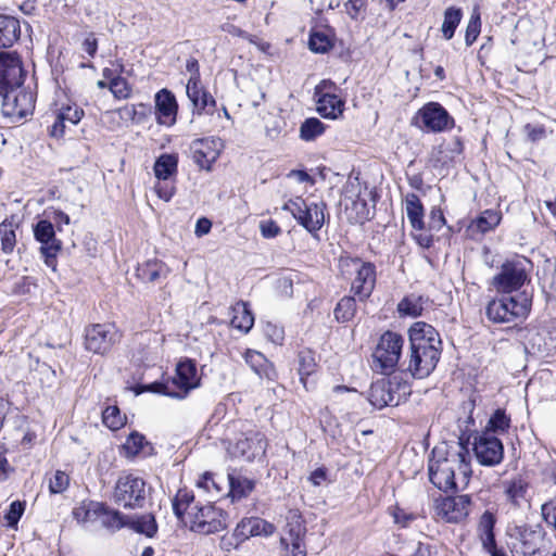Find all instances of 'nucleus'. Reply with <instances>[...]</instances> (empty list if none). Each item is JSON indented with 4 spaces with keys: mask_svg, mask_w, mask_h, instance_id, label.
Returning a JSON list of instances; mask_svg holds the SVG:
<instances>
[{
    "mask_svg": "<svg viewBox=\"0 0 556 556\" xmlns=\"http://www.w3.org/2000/svg\"><path fill=\"white\" fill-rule=\"evenodd\" d=\"M223 149V140L217 137L195 140L192 144L193 160L201 168L210 170Z\"/></svg>",
    "mask_w": 556,
    "mask_h": 556,
    "instance_id": "5701e85b",
    "label": "nucleus"
},
{
    "mask_svg": "<svg viewBox=\"0 0 556 556\" xmlns=\"http://www.w3.org/2000/svg\"><path fill=\"white\" fill-rule=\"evenodd\" d=\"M404 340L399 333L384 332L372 353V368L382 374L390 375L399 364Z\"/></svg>",
    "mask_w": 556,
    "mask_h": 556,
    "instance_id": "423d86ee",
    "label": "nucleus"
},
{
    "mask_svg": "<svg viewBox=\"0 0 556 556\" xmlns=\"http://www.w3.org/2000/svg\"><path fill=\"white\" fill-rule=\"evenodd\" d=\"M25 509V504L20 501H14L11 503L9 510L7 511L4 518L7 520V525L10 528L15 529L18 520L21 519Z\"/></svg>",
    "mask_w": 556,
    "mask_h": 556,
    "instance_id": "6e6d98bb",
    "label": "nucleus"
},
{
    "mask_svg": "<svg viewBox=\"0 0 556 556\" xmlns=\"http://www.w3.org/2000/svg\"><path fill=\"white\" fill-rule=\"evenodd\" d=\"M504 494L507 503L520 508L528 503L529 483L521 477H515L503 482Z\"/></svg>",
    "mask_w": 556,
    "mask_h": 556,
    "instance_id": "bb28decb",
    "label": "nucleus"
},
{
    "mask_svg": "<svg viewBox=\"0 0 556 556\" xmlns=\"http://www.w3.org/2000/svg\"><path fill=\"white\" fill-rule=\"evenodd\" d=\"M113 500L123 508H140L146 501V482L131 473L122 475L114 486Z\"/></svg>",
    "mask_w": 556,
    "mask_h": 556,
    "instance_id": "9d476101",
    "label": "nucleus"
},
{
    "mask_svg": "<svg viewBox=\"0 0 556 556\" xmlns=\"http://www.w3.org/2000/svg\"><path fill=\"white\" fill-rule=\"evenodd\" d=\"M105 527L110 529H121L126 525L125 517L117 510H111L105 514V519L103 520Z\"/></svg>",
    "mask_w": 556,
    "mask_h": 556,
    "instance_id": "052dcab7",
    "label": "nucleus"
},
{
    "mask_svg": "<svg viewBox=\"0 0 556 556\" xmlns=\"http://www.w3.org/2000/svg\"><path fill=\"white\" fill-rule=\"evenodd\" d=\"M228 481L230 486L229 495L232 500H240L248 496L255 485L253 480L235 473L228 475Z\"/></svg>",
    "mask_w": 556,
    "mask_h": 556,
    "instance_id": "4c0bfd02",
    "label": "nucleus"
},
{
    "mask_svg": "<svg viewBox=\"0 0 556 556\" xmlns=\"http://www.w3.org/2000/svg\"><path fill=\"white\" fill-rule=\"evenodd\" d=\"M186 92L192 103L193 114L201 115L207 108L216 105L215 99L203 87L201 80H197V76H190L186 86Z\"/></svg>",
    "mask_w": 556,
    "mask_h": 556,
    "instance_id": "393cba45",
    "label": "nucleus"
},
{
    "mask_svg": "<svg viewBox=\"0 0 556 556\" xmlns=\"http://www.w3.org/2000/svg\"><path fill=\"white\" fill-rule=\"evenodd\" d=\"M194 496L192 492L180 489L173 500V509L179 520L187 525L188 513H192L191 504L193 503Z\"/></svg>",
    "mask_w": 556,
    "mask_h": 556,
    "instance_id": "e433bc0d",
    "label": "nucleus"
},
{
    "mask_svg": "<svg viewBox=\"0 0 556 556\" xmlns=\"http://www.w3.org/2000/svg\"><path fill=\"white\" fill-rule=\"evenodd\" d=\"M276 527L265 519L258 517L243 518L236 527L232 538L243 542L251 536H269L274 534Z\"/></svg>",
    "mask_w": 556,
    "mask_h": 556,
    "instance_id": "b1692460",
    "label": "nucleus"
},
{
    "mask_svg": "<svg viewBox=\"0 0 556 556\" xmlns=\"http://www.w3.org/2000/svg\"><path fill=\"white\" fill-rule=\"evenodd\" d=\"M199 488L204 489L206 492L212 493L215 491L218 494L222 491V488L214 479L213 475L210 472H205L202 475L201 479L197 482Z\"/></svg>",
    "mask_w": 556,
    "mask_h": 556,
    "instance_id": "e2e57ef3",
    "label": "nucleus"
},
{
    "mask_svg": "<svg viewBox=\"0 0 556 556\" xmlns=\"http://www.w3.org/2000/svg\"><path fill=\"white\" fill-rule=\"evenodd\" d=\"M342 276L352 279V291L361 300L367 299L376 285V268L371 263L349 256L339 260Z\"/></svg>",
    "mask_w": 556,
    "mask_h": 556,
    "instance_id": "39448f33",
    "label": "nucleus"
},
{
    "mask_svg": "<svg viewBox=\"0 0 556 556\" xmlns=\"http://www.w3.org/2000/svg\"><path fill=\"white\" fill-rule=\"evenodd\" d=\"M70 485V477L64 471L56 470L49 479V491L52 494L64 492Z\"/></svg>",
    "mask_w": 556,
    "mask_h": 556,
    "instance_id": "5fc2aeb1",
    "label": "nucleus"
},
{
    "mask_svg": "<svg viewBox=\"0 0 556 556\" xmlns=\"http://www.w3.org/2000/svg\"><path fill=\"white\" fill-rule=\"evenodd\" d=\"M470 505L469 495L444 497L437 501L435 513L438 517L447 522H459L469 515Z\"/></svg>",
    "mask_w": 556,
    "mask_h": 556,
    "instance_id": "412c9836",
    "label": "nucleus"
},
{
    "mask_svg": "<svg viewBox=\"0 0 556 556\" xmlns=\"http://www.w3.org/2000/svg\"><path fill=\"white\" fill-rule=\"evenodd\" d=\"M349 214V219L355 224H363L370 218L371 210L367 204L366 199L357 197L352 201L351 205L345 206Z\"/></svg>",
    "mask_w": 556,
    "mask_h": 556,
    "instance_id": "ea45409f",
    "label": "nucleus"
},
{
    "mask_svg": "<svg viewBox=\"0 0 556 556\" xmlns=\"http://www.w3.org/2000/svg\"><path fill=\"white\" fill-rule=\"evenodd\" d=\"M123 70L124 66L118 64V74H121ZM109 89L117 100L128 99L132 92L131 86L121 75H117L115 78H112L111 81H109Z\"/></svg>",
    "mask_w": 556,
    "mask_h": 556,
    "instance_id": "a18cd8bd",
    "label": "nucleus"
},
{
    "mask_svg": "<svg viewBox=\"0 0 556 556\" xmlns=\"http://www.w3.org/2000/svg\"><path fill=\"white\" fill-rule=\"evenodd\" d=\"M104 507L98 502H81L78 506L73 509V517L79 523H86L94 520L102 511Z\"/></svg>",
    "mask_w": 556,
    "mask_h": 556,
    "instance_id": "58836bf2",
    "label": "nucleus"
},
{
    "mask_svg": "<svg viewBox=\"0 0 556 556\" xmlns=\"http://www.w3.org/2000/svg\"><path fill=\"white\" fill-rule=\"evenodd\" d=\"M169 273V267L156 258L148 260L137 267V276L144 282H161Z\"/></svg>",
    "mask_w": 556,
    "mask_h": 556,
    "instance_id": "cd10ccee",
    "label": "nucleus"
},
{
    "mask_svg": "<svg viewBox=\"0 0 556 556\" xmlns=\"http://www.w3.org/2000/svg\"><path fill=\"white\" fill-rule=\"evenodd\" d=\"M34 236L42 245L40 253L45 264L52 270L56 269V254L62 248L60 240L55 238V231L50 220H39L34 227Z\"/></svg>",
    "mask_w": 556,
    "mask_h": 556,
    "instance_id": "a211bd4d",
    "label": "nucleus"
},
{
    "mask_svg": "<svg viewBox=\"0 0 556 556\" xmlns=\"http://www.w3.org/2000/svg\"><path fill=\"white\" fill-rule=\"evenodd\" d=\"M510 427V418L505 414L504 410L497 409L490 417L485 429L482 432H491L498 437L506 433Z\"/></svg>",
    "mask_w": 556,
    "mask_h": 556,
    "instance_id": "37998d69",
    "label": "nucleus"
},
{
    "mask_svg": "<svg viewBox=\"0 0 556 556\" xmlns=\"http://www.w3.org/2000/svg\"><path fill=\"white\" fill-rule=\"evenodd\" d=\"M316 359L311 351H301L299 353V374L301 381L305 384V378L314 372Z\"/></svg>",
    "mask_w": 556,
    "mask_h": 556,
    "instance_id": "8fccbe9b",
    "label": "nucleus"
},
{
    "mask_svg": "<svg viewBox=\"0 0 556 556\" xmlns=\"http://www.w3.org/2000/svg\"><path fill=\"white\" fill-rule=\"evenodd\" d=\"M155 121L159 125L172 127L177 122L178 103L168 89L159 90L154 96Z\"/></svg>",
    "mask_w": 556,
    "mask_h": 556,
    "instance_id": "4be33fe9",
    "label": "nucleus"
},
{
    "mask_svg": "<svg viewBox=\"0 0 556 556\" xmlns=\"http://www.w3.org/2000/svg\"><path fill=\"white\" fill-rule=\"evenodd\" d=\"M463 17L460 9L450 7L444 11V18L441 26V31L444 39L450 40L453 38L457 26L459 25Z\"/></svg>",
    "mask_w": 556,
    "mask_h": 556,
    "instance_id": "a19ab883",
    "label": "nucleus"
},
{
    "mask_svg": "<svg viewBox=\"0 0 556 556\" xmlns=\"http://www.w3.org/2000/svg\"><path fill=\"white\" fill-rule=\"evenodd\" d=\"M0 243H1V250L5 254H11L15 248L16 244V236L13 228V224L3 220L0 224Z\"/></svg>",
    "mask_w": 556,
    "mask_h": 556,
    "instance_id": "49530a36",
    "label": "nucleus"
},
{
    "mask_svg": "<svg viewBox=\"0 0 556 556\" xmlns=\"http://www.w3.org/2000/svg\"><path fill=\"white\" fill-rule=\"evenodd\" d=\"M409 342L407 370L414 378H426L434 370L441 356L439 332L431 325L417 321L409 328Z\"/></svg>",
    "mask_w": 556,
    "mask_h": 556,
    "instance_id": "f03ea898",
    "label": "nucleus"
},
{
    "mask_svg": "<svg viewBox=\"0 0 556 556\" xmlns=\"http://www.w3.org/2000/svg\"><path fill=\"white\" fill-rule=\"evenodd\" d=\"M427 304V300H425L420 295H408L404 298L397 305V309L400 314L418 317L422 314L425 305Z\"/></svg>",
    "mask_w": 556,
    "mask_h": 556,
    "instance_id": "79ce46f5",
    "label": "nucleus"
},
{
    "mask_svg": "<svg viewBox=\"0 0 556 556\" xmlns=\"http://www.w3.org/2000/svg\"><path fill=\"white\" fill-rule=\"evenodd\" d=\"M0 96L2 97V113L12 122H17L33 114L35 96L23 84L0 92Z\"/></svg>",
    "mask_w": 556,
    "mask_h": 556,
    "instance_id": "9b49d317",
    "label": "nucleus"
},
{
    "mask_svg": "<svg viewBox=\"0 0 556 556\" xmlns=\"http://www.w3.org/2000/svg\"><path fill=\"white\" fill-rule=\"evenodd\" d=\"M200 381L197 364L191 359H184L177 364L175 376L170 381L153 382L146 386L143 390L181 400L191 390L197 389Z\"/></svg>",
    "mask_w": 556,
    "mask_h": 556,
    "instance_id": "7ed1b4c3",
    "label": "nucleus"
},
{
    "mask_svg": "<svg viewBox=\"0 0 556 556\" xmlns=\"http://www.w3.org/2000/svg\"><path fill=\"white\" fill-rule=\"evenodd\" d=\"M85 113L81 108L75 103L62 104L55 113V121L51 126L50 135L54 138H60L64 135L65 124H78L84 117Z\"/></svg>",
    "mask_w": 556,
    "mask_h": 556,
    "instance_id": "a878e982",
    "label": "nucleus"
},
{
    "mask_svg": "<svg viewBox=\"0 0 556 556\" xmlns=\"http://www.w3.org/2000/svg\"><path fill=\"white\" fill-rule=\"evenodd\" d=\"M192 513H188L187 525L200 534H212L227 527V515L214 505L194 506Z\"/></svg>",
    "mask_w": 556,
    "mask_h": 556,
    "instance_id": "f8f14e48",
    "label": "nucleus"
},
{
    "mask_svg": "<svg viewBox=\"0 0 556 556\" xmlns=\"http://www.w3.org/2000/svg\"><path fill=\"white\" fill-rule=\"evenodd\" d=\"M480 16L472 15L466 27L465 41L467 46H471L480 34Z\"/></svg>",
    "mask_w": 556,
    "mask_h": 556,
    "instance_id": "13d9d810",
    "label": "nucleus"
},
{
    "mask_svg": "<svg viewBox=\"0 0 556 556\" xmlns=\"http://www.w3.org/2000/svg\"><path fill=\"white\" fill-rule=\"evenodd\" d=\"M525 132L528 139L532 142L540 141L545 138V129L540 125L527 124L525 126Z\"/></svg>",
    "mask_w": 556,
    "mask_h": 556,
    "instance_id": "774afa93",
    "label": "nucleus"
},
{
    "mask_svg": "<svg viewBox=\"0 0 556 556\" xmlns=\"http://www.w3.org/2000/svg\"><path fill=\"white\" fill-rule=\"evenodd\" d=\"M454 118L438 102L422 105L412 118V125L427 132H443L454 127Z\"/></svg>",
    "mask_w": 556,
    "mask_h": 556,
    "instance_id": "1a4fd4ad",
    "label": "nucleus"
},
{
    "mask_svg": "<svg viewBox=\"0 0 556 556\" xmlns=\"http://www.w3.org/2000/svg\"><path fill=\"white\" fill-rule=\"evenodd\" d=\"M527 260L506 262L493 277L492 285L498 292L510 293L520 289L528 280Z\"/></svg>",
    "mask_w": 556,
    "mask_h": 556,
    "instance_id": "ddd939ff",
    "label": "nucleus"
},
{
    "mask_svg": "<svg viewBox=\"0 0 556 556\" xmlns=\"http://www.w3.org/2000/svg\"><path fill=\"white\" fill-rule=\"evenodd\" d=\"M266 446V440L261 432L249 431L230 445L228 452L235 458L252 460L264 455Z\"/></svg>",
    "mask_w": 556,
    "mask_h": 556,
    "instance_id": "aec40b11",
    "label": "nucleus"
},
{
    "mask_svg": "<svg viewBox=\"0 0 556 556\" xmlns=\"http://www.w3.org/2000/svg\"><path fill=\"white\" fill-rule=\"evenodd\" d=\"M392 516H393L394 522L400 525L403 528L407 527L416 518L415 515L406 513L405 510H403L399 507L393 508Z\"/></svg>",
    "mask_w": 556,
    "mask_h": 556,
    "instance_id": "69168bd1",
    "label": "nucleus"
},
{
    "mask_svg": "<svg viewBox=\"0 0 556 556\" xmlns=\"http://www.w3.org/2000/svg\"><path fill=\"white\" fill-rule=\"evenodd\" d=\"M178 156L177 154L164 153L157 157L154 163L153 172L159 180L168 181L177 174Z\"/></svg>",
    "mask_w": 556,
    "mask_h": 556,
    "instance_id": "473e14b6",
    "label": "nucleus"
},
{
    "mask_svg": "<svg viewBox=\"0 0 556 556\" xmlns=\"http://www.w3.org/2000/svg\"><path fill=\"white\" fill-rule=\"evenodd\" d=\"M502 215L494 210H485L475 220L471 222L469 229L475 232L485 233L493 230L501 222Z\"/></svg>",
    "mask_w": 556,
    "mask_h": 556,
    "instance_id": "c9c22d12",
    "label": "nucleus"
},
{
    "mask_svg": "<svg viewBox=\"0 0 556 556\" xmlns=\"http://www.w3.org/2000/svg\"><path fill=\"white\" fill-rule=\"evenodd\" d=\"M410 394V387L406 381H401L397 376L388 381L381 380L371 384L369 401L376 408L397 406Z\"/></svg>",
    "mask_w": 556,
    "mask_h": 556,
    "instance_id": "6e6552de",
    "label": "nucleus"
},
{
    "mask_svg": "<svg viewBox=\"0 0 556 556\" xmlns=\"http://www.w3.org/2000/svg\"><path fill=\"white\" fill-rule=\"evenodd\" d=\"M541 513L544 521L556 531V498L544 503Z\"/></svg>",
    "mask_w": 556,
    "mask_h": 556,
    "instance_id": "bf43d9fd",
    "label": "nucleus"
},
{
    "mask_svg": "<svg viewBox=\"0 0 556 556\" xmlns=\"http://www.w3.org/2000/svg\"><path fill=\"white\" fill-rule=\"evenodd\" d=\"M154 190H155L156 194L159 195V198L166 202H168L173 198L174 192H175L174 186L168 184L167 181H164V182L159 181L154 186Z\"/></svg>",
    "mask_w": 556,
    "mask_h": 556,
    "instance_id": "338daca9",
    "label": "nucleus"
},
{
    "mask_svg": "<svg viewBox=\"0 0 556 556\" xmlns=\"http://www.w3.org/2000/svg\"><path fill=\"white\" fill-rule=\"evenodd\" d=\"M405 211L409 224L416 230L425 228L424 207L419 197L415 193H407L405 197Z\"/></svg>",
    "mask_w": 556,
    "mask_h": 556,
    "instance_id": "7c9ffc66",
    "label": "nucleus"
},
{
    "mask_svg": "<svg viewBox=\"0 0 556 556\" xmlns=\"http://www.w3.org/2000/svg\"><path fill=\"white\" fill-rule=\"evenodd\" d=\"M326 130V125L316 117L306 118L300 127V138L304 141H313L321 136Z\"/></svg>",
    "mask_w": 556,
    "mask_h": 556,
    "instance_id": "c03bdc74",
    "label": "nucleus"
},
{
    "mask_svg": "<svg viewBox=\"0 0 556 556\" xmlns=\"http://www.w3.org/2000/svg\"><path fill=\"white\" fill-rule=\"evenodd\" d=\"M473 452L479 464L496 466L504 457L502 440L491 432H481L475 438Z\"/></svg>",
    "mask_w": 556,
    "mask_h": 556,
    "instance_id": "dca6fc26",
    "label": "nucleus"
},
{
    "mask_svg": "<svg viewBox=\"0 0 556 556\" xmlns=\"http://www.w3.org/2000/svg\"><path fill=\"white\" fill-rule=\"evenodd\" d=\"M25 73L20 55L14 52H0V92L18 87L24 81Z\"/></svg>",
    "mask_w": 556,
    "mask_h": 556,
    "instance_id": "6ab92c4d",
    "label": "nucleus"
},
{
    "mask_svg": "<svg viewBox=\"0 0 556 556\" xmlns=\"http://www.w3.org/2000/svg\"><path fill=\"white\" fill-rule=\"evenodd\" d=\"M530 308L531 301L526 295H503L488 303L485 314L489 320L496 324L515 323L526 319Z\"/></svg>",
    "mask_w": 556,
    "mask_h": 556,
    "instance_id": "20e7f679",
    "label": "nucleus"
},
{
    "mask_svg": "<svg viewBox=\"0 0 556 556\" xmlns=\"http://www.w3.org/2000/svg\"><path fill=\"white\" fill-rule=\"evenodd\" d=\"M146 443L144 437L138 432H132L123 445L127 457H134L139 454Z\"/></svg>",
    "mask_w": 556,
    "mask_h": 556,
    "instance_id": "864d4df0",
    "label": "nucleus"
},
{
    "mask_svg": "<svg viewBox=\"0 0 556 556\" xmlns=\"http://www.w3.org/2000/svg\"><path fill=\"white\" fill-rule=\"evenodd\" d=\"M121 340V333L112 324H96L86 329L85 348L96 354H105Z\"/></svg>",
    "mask_w": 556,
    "mask_h": 556,
    "instance_id": "4468645a",
    "label": "nucleus"
},
{
    "mask_svg": "<svg viewBox=\"0 0 556 556\" xmlns=\"http://www.w3.org/2000/svg\"><path fill=\"white\" fill-rule=\"evenodd\" d=\"M102 420L111 430H118L125 425L126 417L121 414L117 406H108L102 413Z\"/></svg>",
    "mask_w": 556,
    "mask_h": 556,
    "instance_id": "09e8293b",
    "label": "nucleus"
},
{
    "mask_svg": "<svg viewBox=\"0 0 556 556\" xmlns=\"http://www.w3.org/2000/svg\"><path fill=\"white\" fill-rule=\"evenodd\" d=\"M336 85L331 80H321L314 91L317 112L325 118L337 119L342 115L344 101L336 93Z\"/></svg>",
    "mask_w": 556,
    "mask_h": 556,
    "instance_id": "2eb2a0df",
    "label": "nucleus"
},
{
    "mask_svg": "<svg viewBox=\"0 0 556 556\" xmlns=\"http://www.w3.org/2000/svg\"><path fill=\"white\" fill-rule=\"evenodd\" d=\"M285 532L288 534L286 536L289 541H303V538L306 532V528L304 526V521L302 519V515L298 509H290L286 515V526Z\"/></svg>",
    "mask_w": 556,
    "mask_h": 556,
    "instance_id": "f704fd0d",
    "label": "nucleus"
},
{
    "mask_svg": "<svg viewBox=\"0 0 556 556\" xmlns=\"http://www.w3.org/2000/svg\"><path fill=\"white\" fill-rule=\"evenodd\" d=\"M80 48L89 58H94L98 50V39L96 35L93 33L86 34Z\"/></svg>",
    "mask_w": 556,
    "mask_h": 556,
    "instance_id": "680f3d73",
    "label": "nucleus"
},
{
    "mask_svg": "<svg viewBox=\"0 0 556 556\" xmlns=\"http://www.w3.org/2000/svg\"><path fill=\"white\" fill-rule=\"evenodd\" d=\"M288 211L308 232H317L325 223V202H308L301 197L289 200L282 206Z\"/></svg>",
    "mask_w": 556,
    "mask_h": 556,
    "instance_id": "0eeeda50",
    "label": "nucleus"
},
{
    "mask_svg": "<svg viewBox=\"0 0 556 556\" xmlns=\"http://www.w3.org/2000/svg\"><path fill=\"white\" fill-rule=\"evenodd\" d=\"M495 516L486 510L480 517L478 523V535L483 548L489 553L496 549V541L494 535Z\"/></svg>",
    "mask_w": 556,
    "mask_h": 556,
    "instance_id": "c85d7f7f",
    "label": "nucleus"
},
{
    "mask_svg": "<svg viewBox=\"0 0 556 556\" xmlns=\"http://www.w3.org/2000/svg\"><path fill=\"white\" fill-rule=\"evenodd\" d=\"M20 37V22L15 17L0 15V47H11Z\"/></svg>",
    "mask_w": 556,
    "mask_h": 556,
    "instance_id": "72a5a7b5",
    "label": "nucleus"
},
{
    "mask_svg": "<svg viewBox=\"0 0 556 556\" xmlns=\"http://www.w3.org/2000/svg\"><path fill=\"white\" fill-rule=\"evenodd\" d=\"M280 545L285 549L283 556H306L305 545L303 541H289L286 536L280 538Z\"/></svg>",
    "mask_w": 556,
    "mask_h": 556,
    "instance_id": "4d7b16f0",
    "label": "nucleus"
},
{
    "mask_svg": "<svg viewBox=\"0 0 556 556\" xmlns=\"http://www.w3.org/2000/svg\"><path fill=\"white\" fill-rule=\"evenodd\" d=\"M428 470L430 481L444 492L465 488L471 476L468 448L460 442L437 445Z\"/></svg>",
    "mask_w": 556,
    "mask_h": 556,
    "instance_id": "f257e3e1",
    "label": "nucleus"
},
{
    "mask_svg": "<svg viewBox=\"0 0 556 556\" xmlns=\"http://www.w3.org/2000/svg\"><path fill=\"white\" fill-rule=\"evenodd\" d=\"M244 359L251 369L260 377L268 380H274L276 377L275 369L268 359L255 350H248L244 354Z\"/></svg>",
    "mask_w": 556,
    "mask_h": 556,
    "instance_id": "c756f323",
    "label": "nucleus"
},
{
    "mask_svg": "<svg viewBox=\"0 0 556 556\" xmlns=\"http://www.w3.org/2000/svg\"><path fill=\"white\" fill-rule=\"evenodd\" d=\"M507 534L513 540V549L522 556H535L542 542V532L526 525H514L507 528Z\"/></svg>",
    "mask_w": 556,
    "mask_h": 556,
    "instance_id": "f3484780",
    "label": "nucleus"
},
{
    "mask_svg": "<svg viewBox=\"0 0 556 556\" xmlns=\"http://www.w3.org/2000/svg\"><path fill=\"white\" fill-rule=\"evenodd\" d=\"M260 230L262 236L266 239L275 238L281 232V229L278 226V224L271 219L261 222Z\"/></svg>",
    "mask_w": 556,
    "mask_h": 556,
    "instance_id": "0e129e2a",
    "label": "nucleus"
},
{
    "mask_svg": "<svg viewBox=\"0 0 556 556\" xmlns=\"http://www.w3.org/2000/svg\"><path fill=\"white\" fill-rule=\"evenodd\" d=\"M254 325V316L245 302H237L232 306L231 326L244 333Z\"/></svg>",
    "mask_w": 556,
    "mask_h": 556,
    "instance_id": "2f4dec72",
    "label": "nucleus"
},
{
    "mask_svg": "<svg viewBox=\"0 0 556 556\" xmlns=\"http://www.w3.org/2000/svg\"><path fill=\"white\" fill-rule=\"evenodd\" d=\"M132 527L137 532L146 534L149 538H152L157 531L156 521L150 514L137 518L132 522Z\"/></svg>",
    "mask_w": 556,
    "mask_h": 556,
    "instance_id": "603ef678",
    "label": "nucleus"
},
{
    "mask_svg": "<svg viewBox=\"0 0 556 556\" xmlns=\"http://www.w3.org/2000/svg\"><path fill=\"white\" fill-rule=\"evenodd\" d=\"M355 312V300L351 296H344L339 301L334 308V317L338 321L345 323L354 317Z\"/></svg>",
    "mask_w": 556,
    "mask_h": 556,
    "instance_id": "de8ad7c7",
    "label": "nucleus"
},
{
    "mask_svg": "<svg viewBox=\"0 0 556 556\" xmlns=\"http://www.w3.org/2000/svg\"><path fill=\"white\" fill-rule=\"evenodd\" d=\"M309 49L317 53H325L332 47L330 37L324 31H313L308 41Z\"/></svg>",
    "mask_w": 556,
    "mask_h": 556,
    "instance_id": "3c124183",
    "label": "nucleus"
}]
</instances>
